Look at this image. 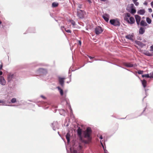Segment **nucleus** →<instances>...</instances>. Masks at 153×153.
<instances>
[{
  "label": "nucleus",
  "instance_id": "f257e3e1",
  "mask_svg": "<svg viewBox=\"0 0 153 153\" xmlns=\"http://www.w3.org/2000/svg\"><path fill=\"white\" fill-rule=\"evenodd\" d=\"M91 133L92 131L91 128H87L85 131H83L84 137L87 138L89 141H90L91 139Z\"/></svg>",
  "mask_w": 153,
  "mask_h": 153
},
{
  "label": "nucleus",
  "instance_id": "f03ea898",
  "mask_svg": "<svg viewBox=\"0 0 153 153\" xmlns=\"http://www.w3.org/2000/svg\"><path fill=\"white\" fill-rule=\"evenodd\" d=\"M16 77V74L15 73H8L7 75V79L8 82H10L13 79H14Z\"/></svg>",
  "mask_w": 153,
  "mask_h": 153
},
{
  "label": "nucleus",
  "instance_id": "7ed1b4c3",
  "mask_svg": "<svg viewBox=\"0 0 153 153\" xmlns=\"http://www.w3.org/2000/svg\"><path fill=\"white\" fill-rule=\"evenodd\" d=\"M110 23L111 24L115 26L120 25V22L117 19H111L110 21Z\"/></svg>",
  "mask_w": 153,
  "mask_h": 153
},
{
  "label": "nucleus",
  "instance_id": "20e7f679",
  "mask_svg": "<svg viewBox=\"0 0 153 153\" xmlns=\"http://www.w3.org/2000/svg\"><path fill=\"white\" fill-rule=\"evenodd\" d=\"M103 30L102 28L100 26L97 27L95 29V31L96 34L97 35H99L103 31Z\"/></svg>",
  "mask_w": 153,
  "mask_h": 153
},
{
  "label": "nucleus",
  "instance_id": "39448f33",
  "mask_svg": "<svg viewBox=\"0 0 153 153\" xmlns=\"http://www.w3.org/2000/svg\"><path fill=\"white\" fill-rule=\"evenodd\" d=\"M84 12L80 10H78L77 12V15L80 18H82L84 17Z\"/></svg>",
  "mask_w": 153,
  "mask_h": 153
},
{
  "label": "nucleus",
  "instance_id": "423d86ee",
  "mask_svg": "<svg viewBox=\"0 0 153 153\" xmlns=\"http://www.w3.org/2000/svg\"><path fill=\"white\" fill-rule=\"evenodd\" d=\"M58 79L59 84L62 86H63L64 85V80L65 79V77H59Z\"/></svg>",
  "mask_w": 153,
  "mask_h": 153
},
{
  "label": "nucleus",
  "instance_id": "0eeeda50",
  "mask_svg": "<svg viewBox=\"0 0 153 153\" xmlns=\"http://www.w3.org/2000/svg\"><path fill=\"white\" fill-rule=\"evenodd\" d=\"M6 83V81L4 78L2 76H0V84L4 85Z\"/></svg>",
  "mask_w": 153,
  "mask_h": 153
},
{
  "label": "nucleus",
  "instance_id": "6e6552de",
  "mask_svg": "<svg viewBox=\"0 0 153 153\" xmlns=\"http://www.w3.org/2000/svg\"><path fill=\"white\" fill-rule=\"evenodd\" d=\"M126 20L128 23L131 24L134 23L135 22L134 19L133 17H130L129 18V20H128V18H126Z\"/></svg>",
  "mask_w": 153,
  "mask_h": 153
},
{
  "label": "nucleus",
  "instance_id": "1a4fd4ad",
  "mask_svg": "<svg viewBox=\"0 0 153 153\" xmlns=\"http://www.w3.org/2000/svg\"><path fill=\"white\" fill-rule=\"evenodd\" d=\"M135 17L137 25H139L141 19V17L140 16L136 15L135 16Z\"/></svg>",
  "mask_w": 153,
  "mask_h": 153
},
{
  "label": "nucleus",
  "instance_id": "9d476101",
  "mask_svg": "<svg viewBox=\"0 0 153 153\" xmlns=\"http://www.w3.org/2000/svg\"><path fill=\"white\" fill-rule=\"evenodd\" d=\"M109 15L107 14H104L102 16V17L106 22H108L109 20Z\"/></svg>",
  "mask_w": 153,
  "mask_h": 153
},
{
  "label": "nucleus",
  "instance_id": "9b49d317",
  "mask_svg": "<svg viewBox=\"0 0 153 153\" xmlns=\"http://www.w3.org/2000/svg\"><path fill=\"white\" fill-rule=\"evenodd\" d=\"M82 129L80 128V127H79L77 129V133L81 140H82Z\"/></svg>",
  "mask_w": 153,
  "mask_h": 153
},
{
  "label": "nucleus",
  "instance_id": "f8f14e48",
  "mask_svg": "<svg viewBox=\"0 0 153 153\" xmlns=\"http://www.w3.org/2000/svg\"><path fill=\"white\" fill-rule=\"evenodd\" d=\"M145 13V11L144 9L140 10L137 12L138 14L141 15L144 14Z\"/></svg>",
  "mask_w": 153,
  "mask_h": 153
},
{
  "label": "nucleus",
  "instance_id": "ddd939ff",
  "mask_svg": "<svg viewBox=\"0 0 153 153\" xmlns=\"http://www.w3.org/2000/svg\"><path fill=\"white\" fill-rule=\"evenodd\" d=\"M140 25L141 26H146L147 25V24L145 21L144 20H142L140 23Z\"/></svg>",
  "mask_w": 153,
  "mask_h": 153
},
{
  "label": "nucleus",
  "instance_id": "4468645a",
  "mask_svg": "<svg viewBox=\"0 0 153 153\" xmlns=\"http://www.w3.org/2000/svg\"><path fill=\"white\" fill-rule=\"evenodd\" d=\"M70 135L69 133H68L66 135V137L67 140V142L69 143L70 140Z\"/></svg>",
  "mask_w": 153,
  "mask_h": 153
},
{
  "label": "nucleus",
  "instance_id": "2eb2a0df",
  "mask_svg": "<svg viewBox=\"0 0 153 153\" xmlns=\"http://www.w3.org/2000/svg\"><path fill=\"white\" fill-rule=\"evenodd\" d=\"M124 65L128 67H131L133 66V65L130 63H124Z\"/></svg>",
  "mask_w": 153,
  "mask_h": 153
},
{
  "label": "nucleus",
  "instance_id": "dca6fc26",
  "mask_svg": "<svg viewBox=\"0 0 153 153\" xmlns=\"http://www.w3.org/2000/svg\"><path fill=\"white\" fill-rule=\"evenodd\" d=\"M145 32V30L144 28L142 27L140 28L139 30V33L140 34H142Z\"/></svg>",
  "mask_w": 153,
  "mask_h": 153
},
{
  "label": "nucleus",
  "instance_id": "f3484780",
  "mask_svg": "<svg viewBox=\"0 0 153 153\" xmlns=\"http://www.w3.org/2000/svg\"><path fill=\"white\" fill-rule=\"evenodd\" d=\"M59 3L56 2H53L52 3V7H57L59 5Z\"/></svg>",
  "mask_w": 153,
  "mask_h": 153
},
{
  "label": "nucleus",
  "instance_id": "a211bd4d",
  "mask_svg": "<svg viewBox=\"0 0 153 153\" xmlns=\"http://www.w3.org/2000/svg\"><path fill=\"white\" fill-rule=\"evenodd\" d=\"M142 82L143 87L145 88L146 86L147 82L146 80L144 79L142 81Z\"/></svg>",
  "mask_w": 153,
  "mask_h": 153
},
{
  "label": "nucleus",
  "instance_id": "6ab92c4d",
  "mask_svg": "<svg viewBox=\"0 0 153 153\" xmlns=\"http://www.w3.org/2000/svg\"><path fill=\"white\" fill-rule=\"evenodd\" d=\"M126 38L127 39L132 40H133V36L132 35H128L126 36Z\"/></svg>",
  "mask_w": 153,
  "mask_h": 153
},
{
  "label": "nucleus",
  "instance_id": "aec40b11",
  "mask_svg": "<svg viewBox=\"0 0 153 153\" xmlns=\"http://www.w3.org/2000/svg\"><path fill=\"white\" fill-rule=\"evenodd\" d=\"M137 44L139 46L142 47L146 46L145 44L139 41L137 42Z\"/></svg>",
  "mask_w": 153,
  "mask_h": 153
},
{
  "label": "nucleus",
  "instance_id": "412c9836",
  "mask_svg": "<svg viewBox=\"0 0 153 153\" xmlns=\"http://www.w3.org/2000/svg\"><path fill=\"white\" fill-rule=\"evenodd\" d=\"M144 54L148 56H152V54L150 53L148 51H146Z\"/></svg>",
  "mask_w": 153,
  "mask_h": 153
},
{
  "label": "nucleus",
  "instance_id": "4be33fe9",
  "mask_svg": "<svg viewBox=\"0 0 153 153\" xmlns=\"http://www.w3.org/2000/svg\"><path fill=\"white\" fill-rule=\"evenodd\" d=\"M146 21L149 24H150L152 22L151 20L149 17H147L146 18Z\"/></svg>",
  "mask_w": 153,
  "mask_h": 153
},
{
  "label": "nucleus",
  "instance_id": "5701e85b",
  "mask_svg": "<svg viewBox=\"0 0 153 153\" xmlns=\"http://www.w3.org/2000/svg\"><path fill=\"white\" fill-rule=\"evenodd\" d=\"M142 77H146L147 78H151V77L149 76V74L143 75H142Z\"/></svg>",
  "mask_w": 153,
  "mask_h": 153
},
{
  "label": "nucleus",
  "instance_id": "b1692460",
  "mask_svg": "<svg viewBox=\"0 0 153 153\" xmlns=\"http://www.w3.org/2000/svg\"><path fill=\"white\" fill-rule=\"evenodd\" d=\"M58 89L60 91V94H61V95H62L63 94V90L62 89H61L59 87H58Z\"/></svg>",
  "mask_w": 153,
  "mask_h": 153
},
{
  "label": "nucleus",
  "instance_id": "393cba45",
  "mask_svg": "<svg viewBox=\"0 0 153 153\" xmlns=\"http://www.w3.org/2000/svg\"><path fill=\"white\" fill-rule=\"evenodd\" d=\"M11 101L13 103H15L16 102V98H13L11 99Z\"/></svg>",
  "mask_w": 153,
  "mask_h": 153
},
{
  "label": "nucleus",
  "instance_id": "a878e982",
  "mask_svg": "<svg viewBox=\"0 0 153 153\" xmlns=\"http://www.w3.org/2000/svg\"><path fill=\"white\" fill-rule=\"evenodd\" d=\"M136 12V10L132 8L131 10V13L133 14L135 13Z\"/></svg>",
  "mask_w": 153,
  "mask_h": 153
},
{
  "label": "nucleus",
  "instance_id": "bb28decb",
  "mask_svg": "<svg viewBox=\"0 0 153 153\" xmlns=\"http://www.w3.org/2000/svg\"><path fill=\"white\" fill-rule=\"evenodd\" d=\"M137 73L139 74H142L143 73V71L139 70L138 71Z\"/></svg>",
  "mask_w": 153,
  "mask_h": 153
},
{
  "label": "nucleus",
  "instance_id": "cd10ccee",
  "mask_svg": "<svg viewBox=\"0 0 153 153\" xmlns=\"http://www.w3.org/2000/svg\"><path fill=\"white\" fill-rule=\"evenodd\" d=\"M65 31L67 32V33H71V30L68 29V30H66V28H65Z\"/></svg>",
  "mask_w": 153,
  "mask_h": 153
},
{
  "label": "nucleus",
  "instance_id": "c85d7f7f",
  "mask_svg": "<svg viewBox=\"0 0 153 153\" xmlns=\"http://www.w3.org/2000/svg\"><path fill=\"white\" fill-rule=\"evenodd\" d=\"M131 15L129 13H127L126 14V16H127L128 17H129Z\"/></svg>",
  "mask_w": 153,
  "mask_h": 153
},
{
  "label": "nucleus",
  "instance_id": "c756f323",
  "mask_svg": "<svg viewBox=\"0 0 153 153\" xmlns=\"http://www.w3.org/2000/svg\"><path fill=\"white\" fill-rule=\"evenodd\" d=\"M101 144H102V147L103 148V149H104V151L105 153H107V151L105 149L103 145L102 144V143H101Z\"/></svg>",
  "mask_w": 153,
  "mask_h": 153
},
{
  "label": "nucleus",
  "instance_id": "7c9ffc66",
  "mask_svg": "<svg viewBox=\"0 0 153 153\" xmlns=\"http://www.w3.org/2000/svg\"><path fill=\"white\" fill-rule=\"evenodd\" d=\"M134 4L135 5L137 6L139 5V3L137 1L134 2Z\"/></svg>",
  "mask_w": 153,
  "mask_h": 153
},
{
  "label": "nucleus",
  "instance_id": "2f4dec72",
  "mask_svg": "<svg viewBox=\"0 0 153 153\" xmlns=\"http://www.w3.org/2000/svg\"><path fill=\"white\" fill-rule=\"evenodd\" d=\"M150 51H153V45L151 46Z\"/></svg>",
  "mask_w": 153,
  "mask_h": 153
},
{
  "label": "nucleus",
  "instance_id": "473e14b6",
  "mask_svg": "<svg viewBox=\"0 0 153 153\" xmlns=\"http://www.w3.org/2000/svg\"><path fill=\"white\" fill-rule=\"evenodd\" d=\"M71 23L73 25H75V22L74 21L72 20L71 22Z\"/></svg>",
  "mask_w": 153,
  "mask_h": 153
},
{
  "label": "nucleus",
  "instance_id": "72a5a7b5",
  "mask_svg": "<svg viewBox=\"0 0 153 153\" xmlns=\"http://www.w3.org/2000/svg\"><path fill=\"white\" fill-rule=\"evenodd\" d=\"M0 103H5V102L3 100H0Z\"/></svg>",
  "mask_w": 153,
  "mask_h": 153
},
{
  "label": "nucleus",
  "instance_id": "f704fd0d",
  "mask_svg": "<svg viewBox=\"0 0 153 153\" xmlns=\"http://www.w3.org/2000/svg\"><path fill=\"white\" fill-rule=\"evenodd\" d=\"M40 70L41 71H44L46 72V70L42 68H41L40 69Z\"/></svg>",
  "mask_w": 153,
  "mask_h": 153
},
{
  "label": "nucleus",
  "instance_id": "c9c22d12",
  "mask_svg": "<svg viewBox=\"0 0 153 153\" xmlns=\"http://www.w3.org/2000/svg\"><path fill=\"white\" fill-rule=\"evenodd\" d=\"M148 10H149V11L150 13L152 12V9L151 8H149L148 9Z\"/></svg>",
  "mask_w": 153,
  "mask_h": 153
},
{
  "label": "nucleus",
  "instance_id": "e433bc0d",
  "mask_svg": "<svg viewBox=\"0 0 153 153\" xmlns=\"http://www.w3.org/2000/svg\"><path fill=\"white\" fill-rule=\"evenodd\" d=\"M2 67H3V65L2 64H1L0 65V71L2 69Z\"/></svg>",
  "mask_w": 153,
  "mask_h": 153
},
{
  "label": "nucleus",
  "instance_id": "4c0bfd02",
  "mask_svg": "<svg viewBox=\"0 0 153 153\" xmlns=\"http://www.w3.org/2000/svg\"><path fill=\"white\" fill-rule=\"evenodd\" d=\"M78 7L79 8H81L82 7V5L81 4H79L78 6Z\"/></svg>",
  "mask_w": 153,
  "mask_h": 153
},
{
  "label": "nucleus",
  "instance_id": "58836bf2",
  "mask_svg": "<svg viewBox=\"0 0 153 153\" xmlns=\"http://www.w3.org/2000/svg\"><path fill=\"white\" fill-rule=\"evenodd\" d=\"M41 97L42 98L44 99H46V97H44V96H43V95H41Z\"/></svg>",
  "mask_w": 153,
  "mask_h": 153
},
{
  "label": "nucleus",
  "instance_id": "ea45409f",
  "mask_svg": "<svg viewBox=\"0 0 153 153\" xmlns=\"http://www.w3.org/2000/svg\"><path fill=\"white\" fill-rule=\"evenodd\" d=\"M81 41L79 40L78 41V43L81 45Z\"/></svg>",
  "mask_w": 153,
  "mask_h": 153
},
{
  "label": "nucleus",
  "instance_id": "a19ab883",
  "mask_svg": "<svg viewBox=\"0 0 153 153\" xmlns=\"http://www.w3.org/2000/svg\"><path fill=\"white\" fill-rule=\"evenodd\" d=\"M88 56L90 59H92L93 58H94V57H93L90 56Z\"/></svg>",
  "mask_w": 153,
  "mask_h": 153
},
{
  "label": "nucleus",
  "instance_id": "79ce46f5",
  "mask_svg": "<svg viewBox=\"0 0 153 153\" xmlns=\"http://www.w3.org/2000/svg\"><path fill=\"white\" fill-rule=\"evenodd\" d=\"M151 5L152 7H153V1L151 3Z\"/></svg>",
  "mask_w": 153,
  "mask_h": 153
},
{
  "label": "nucleus",
  "instance_id": "37998d69",
  "mask_svg": "<svg viewBox=\"0 0 153 153\" xmlns=\"http://www.w3.org/2000/svg\"><path fill=\"white\" fill-rule=\"evenodd\" d=\"M2 74H3L2 72L1 71H0V76L2 75Z\"/></svg>",
  "mask_w": 153,
  "mask_h": 153
},
{
  "label": "nucleus",
  "instance_id": "c03bdc74",
  "mask_svg": "<svg viewBox=\"0 0 153 153\" xmlns=\"http://www.w3.org/2000/svg\"><path fill=\"white\" fill-rule=\"evenodd\" d=\"M144 4L145 5H147V3L145 1L144 3Z\"/></svg>",
  "mask_w": 153,
  "mask_h": 153
},
{
  "label": "nucleus",
  "instance_id": "a18cd8bd",
  "mask_svg": "<svg viewBox=\"0 0 153 153\" xmlns=\"http://www.w3.org/2000/svg\"><path fill=\"white\" fill-rule=\"evenodd\" d=\"M64 28H65V27H64V26H62V27H61V29H62V30H63V29Z\"/></svg>",
  "mask_w": 153,
  "mask_h": 153
},
{
  "label": "nucleus",
  "instance_id": "49530a36",
  "mask_svg": "<svg viewBox=\"0 0 153 153\" xmlns=\"http://www.w3.org/2000/svg\"><path fill=\"white\" fill-rule=\"evenodd\" d=\"M100 138L101 139H102V135H101L100 137Z\"/></svg>",
  "mask_w": 153,
  "mask_h": 153
},
{
  "label": "nucleus",
  "instance_id": "de8ad7c7",
  "mask_svg": "<svg viewBox=\"0 0 153 153\" xmlns=\"http://www.w3.org/2000/svg\"><path fill=\"white\" fill-rule=\"evenodd\" d=\"M132 0L134 2L137 1L138 0Z\"/></svg>",
  "mask_w": 153,
  "mask_h": 153
},
{
  "label": "nucleus",
  "instance_id": "09e8293b",
  "mask_svg": "<svg viewBox=\"0 0 153 153\" xmlns=\"http://www.w3.org/2000/svg\"><path fill=\"white\" fill-rule=\"evenodd\" d=\"M101 1H106V0H101Z\"/></svg>",
  "mask_w": 153,
  "mask_h": 153
},
{
  "label": "nucleus",
  "instance_id": "8fccbe9b",
  "mask_svg": "<svg viewBox=\"0 0 153 153\" xmlns=\"http://www.w3.org/2000/svg\"><path fill=\"white\" fill-rule=\"evenodd\" d=\"M1 22L0 21V24H1Z\"/></svg>",
  "mask_w": 153,
  "mask_h": 153
}]
</instances>
